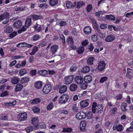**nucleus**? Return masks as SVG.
Instances as JSON below:
<instances>
[{"instance_id":"1","label":"nucleus","mask_w":133,"mask_h":133,"mask_svg":"<svg viewBox=\"0 0 133 133\" xmlns=\"http://www.w3.org/2000/svg\"><path fill=\"white\" fill-rule=\"evenodd\" d=\"M68 99L69 96L66 94H64L59 98V102L61 104H65Z\"/></svg>"},{"instance_id":"2","label":"nucleus","mask_w":133,"mask_h":133,"mask_svg":"<svg viewBox=\"0 0 133 133\" xmlns=\"http://www.w3.org/2000/svg\"><path fill=\"white\" fill-rule=\"evenodd\" d=\"M51 88L52 85L51 84L48 83L45 84L43 88L42 91L45 94H48L51 91Z\"/></svg>"},{"instance_id":"3","label":"nucleus","mask_w":133,"mask_h":133,"mask_svg":"<svg viewBox=\"0 0 133 133\" xmlns=\"http://www.w3.org/2000/svg\"><path fill=\"white\" fill-rule=\"evenodd\" d=\"M75 116L78 120H81L87 117V114L85 112L83 111L77 113Z\"/></svg>"},{"instance_id":"4","label":"nucleus","mask_w":133,"mask_h":133,"mask_svg":"<svg viewBox=\"0 0 133 133\" xmlns=\"http://www.w3.org/2000/svg\"><path fill=\"white\" fill-rule=\"evenodd\" d=\"M43 25L39 24L36 23L35 25L33 26V28L34 29L35 31L37 32H42L44 29L42 28Z\"/></svg>"},{"instance_id":"5","label":"nucleus","mask_w":133,"mask_h":133,"mask_svg":"<svg viewBox=\"0 0 133 133\" xmlns=\"http://www.w3.org/2000/svg\"><path fill=\"white\" fill-rule=\"evenodd\" d=\"M112 129L114 131L116 130L119 132L122 131L123 130L122 125L121 124H118L116 123H115L113 125Z\"/></svg>"},{"instance_id":"6","label":"nucleus","mask_w":133,"mask_h":133,"mask_svg":"<svg viewBox=\"0 0 133 133\" xmlns=\"http://www.w3.org/2000/svg\"><path fill=\"white\" fill-rule=\"evenodd\" d=\"M27 118V114L26 112H24L19 114L17 116V118L20 121H24L26 120Z\"/></svg>"},{"instance_id":"7","label":"nucleus","mask_w":133,"mask_h":133,"mask_svg":"<svg viewBox=\"0 0 133 133\" xmlns=\"http://www.w3.org/2000/svg\"><path fill=\"white\" fill-rule=\"evenodd\" d=\"M106 66L105 62L103 61H99L97 66L98 69L101 71H103Z\"/></svg>"},{"instance_id":"8","label":"nucleus","mask_w":133,"mask_h":133,"mask_svg":"<svg viewBox=\"0 0 133 133\" xmlns=\"http://www.w3.org/2000/svg\"><path fill=\"white\" fill-rule=\"evenodd\" d=\"M74 78V76L72 75L65 76L64 78L65 80V84H70L72 82Z\"/></svg>"},{"instance_id":"9","label":"nucleus","mask_w":133,"mask_h":133,"mask_svg":"<svg viewBox=\"0 0 133 133\" xmlns=\"http://www.w3.org/2000/svg\"><path fill=\"white\" fill-rule=\"evenodd\" d=\"M89 100L87 99L81 101L80 102L81 108H84L88 106L89 104Z\"/></svg>"},{"instance_id":"10","label":"nucleus","mask_w":133,"mask_h":133,"mask_svg":"<svg viewBox=\"0 0 133 133\" xmlns=\"http://www.w3.org/2000/svg\"><path fill=\"white\" fill-rule=\"evenodd\" d=\"M79 124L80 130L82 131H85L87 125L86 122L85 121H82L80 122Z\"/></svg>"},{"instance_id":"11","label":"nucleus","mask_w":133,"mask_h":133,"mask_svg":"<svg viewBox=\"0 0 133 133\" xmlns=\"http://www.w3.org/2000/svg\"><path fill=\"white\" fill-rule=\"evenodd\" d=\"M4 31L7 33H10L13 31V27L9 24L6 25L4 28Z\"/></svg>"},{"instance_id":"12","label":"nucleus","mask_w":133,"mask_h":133,"mask_svg":"<svg viewBox=\"0 0 133 133\" xmlns=\"http://www.w3.org/2000/svg\"><path fill=\"white\" fill-rule=\"evenodd\" d=\"M74 79L76 83L78 84H81L83 83L84 80L83 77L80 76H76Z\"/></svg>"},{"instance_id":"13","label":"nucleus","mask_w":133,"mask_h":133,"mask_svg":"<svg viewBox=\"0 0 133 133\" xmlns=\"http://www.w3.org/2000/svg\"><path fill=\"white\" fill-rule=\"evenodd\" d=\"M115 37L113 35H107L105 39V41L107 42H111L114 41Z\"/></svg>"},{"instance_id":"14","label":"nucleus","mask_w":133,"mask_h":133,"mask_svg":"<svg viewBox=\"0 0 133 133\" xmlns=\"http://www.w3.org/2000/svg\"><path fill=\"white\" fill-rule=\"evenodd\" d=\"M22 23L20 20H17L14 23L13 26L15 28L20 29L22 27Z\"/></svg>"},{"instance_id":"15","label":"nucleus","mask_w":133,"mask_h":133,"mask_svg":"<svg viewBox=\"0 0 133 133\" xmlns=\"http://www.w3.org/2000/svg\"><path fill=\"white\" fill-rule=\"evenodd\" d=\"M31 20V18L29 17L26 18L25 24V26L26 28H28L32 24Z\"/></svg>"},{"instance_id":"16","label":"nucleus","mask_w":133,"mask_h":133,"mask_svg":"<svg viewBox=\"0 0 133 133\" xmlns=\"http://www.w3.org/2000/svg\"><path fill=\"white\" fill-rule=\"evenodd\" d=\"M32 124L34 127H37L38 126L39 122V120L38 117H34L31 120Z\"/></svg>"},{"instance_id":"17","label":"nucleus","mask_w":133,"mask_h":133,"mask_svg":"<svg viewBox=\"0 0 133 133\" xmlns=\"http://www.w3.org/2000/svg\"><path fill=\"white\" fill-rule=\"evenodd\" d=\"M92 28L89 26H87L85 27L83 29V31L84 34L89 35L91 32Z\"/></svg>"},{"instance_id":"18","label":"nucleus","mask_w":133,"mask_h":133,"mask_svg":"<svg viewBox=\"0 0 133 133\" xmlns=\"http://www.w3.org/2000/svg\"><path fill=\"white\" fill-rule=\"evenodd\" d=\"M92 77L91 76L87 75L84 78L83 80L84 82L88 83L92 81Z\"/></svg>"},{"instance_id":"19","label":"nucleus","mask_w":133,"mask_h":133,"mask_svg":"<svg viewBox=\"0 0 133 133\" xmlns=\"http://www.w3.org/2000/svg\"><path fill=\"white\" fill-rule=\"evenodd\" d=\"M20 78L16 76L14 77L11 78V82L13 84H17L19 81Z\"/></svg>"},{"instance_id":"20","label":"nucleus","mask_w":133,"mask_h":133,"mask_svg":"<svg viewBox=\"0 0 133 133\" xmlns=\"http://www.w3.org/2000/svg\"><path fill=\"white\" fill-rule=\"evenodd\" d=\"M30 17H31L34 21H37L42 18V16L37 15H31Z\"/></svg>"},{"instance_id":"21","label":"nucleus","mask_w":133,"mask_h":133,"mask_svg":"<svg viewBox=\"0 0 133 133\" xmlns=\"http://www.w3.org/2000/svg\"><path fill=\"white\" fill-rule=\"evenodd\" d=\"M30 103L32 104H38L41 102L40 99L39 98H36L30 101Z\"/></svg>"},{"instance_id":"22","label":"nucleus","mask_w":133,"mask_h":133,"mask_svg":"<svg viewBox=\"0 0 133 133\" xmlns=\"http://www.w3.org/2000/svg\"><path fill=\"white\" fill-rule=\"evenodd\" d=\"M67 87L65 85L62 86L59 88V93L60 94H63L67 90Z\"/></svg>"},{"instance_id":"23","label":"nucleus","mask_w":133,"mask_h":133,"mask_svg":"<svg viewBox=\"0 0 133 133\" xmlns=\"http://www.w3.org/2000/svg\"><path fill=\"white\" fill-rule=\"evenodd\" d=\"M127 103L125 102H123L122 103L121 108L123 112H124L127 110V109L126 108L127 107Z\"/></svg>"},{"instance_id":"24","label":"nucleus","mask_w":133,"mask_h":133,"mask_svg":"<svg viewBox=\"0 0 133 133\" xmlns=\"http://www.w3.org/2000/svg\"><path fill=\"white\" fill-rule=\"evenodd\" d=\"M42 85V82L41 81H38L35 82L34 86L37 89H40Z\"/></svg>"},{"instance_id":"25","label":"nucleus","mask_w":133,"mask_h":133,"mask_svg":"<svg viewBox=\"0 0 133 133\" xmlns=\"http://www.w3.org/2000/svg\"><path fill=\"white\" fill-rule=\"evenodd\" d=\"M103 109V107L102 104L98 105L96 109V112L100 114L102 112Z\"/></svg>"},{"instance_id":"26","label":"nucleus","mask_w":133,"mask_h":133,"mask_svg":"<svg viewBox=\"0 0 133 133\" xmlns=\"http://www.w3.org/2000/svg\"><path fill=\"white\" fill-rule=\"evenodd\" d=\"M77 88V85L75 83H72L69 87V89L71 91H74L76 90Z\"/></svg>"},{"instance_id":"27","label":"nucleus","mask_w":133,"mask_h":133,"mask_svg":"<svg viewBox=\"0 0 133 133\" xmlns=\"http://www.w3.org/2000/svg\"><path fill=\"white\" fill-rule=\"evenodd\" d=\"M58 46L56 45H54L51 46L50 48L51 51L53 54H55L57 51Z\"/></svg>"},{"instance_id":"28","label":"nucleus","mask_w":133,"mask_h":133,"mask_svg":"<svg viewBox=\"0 0 133 133\" xmlns=\"http://www.w3.org/2000/svg\"><path fill=\"white\" fill-rule=\"evenodd\" d=\"M23 85L20 83H18L16 84L15 89V91L17 92L21 91L23 88Z\"/></svg>"},{"instance_id":"29","label":"nucleus","mask_w":133,"mask_h":133,"mask_svg":"<svg viewBox=\"0 0 133 133\" xmlns=\"http://www.w3.org/2000/svg\"><path fill=\"white\" fill-rule=\"evenodd\" d=\"M85 3L83 1H79L77 3V8L78 9H80L82 6L85 5Z\"/></svg>"},{"instance_id":"30","label":"nucleus","mask_w":133,"mask_h":133,"mask_svg":"<svg viewBox=\"0 0 133 133\" xmlns=\"http://www.w3.org/2000/svg\"><path fill=\"white\" fill-rule=\"evenodd\" d=\"M90 70V68L89 66H87L83 68L81 71L83 73H87L89 72Z\"/></svg>"},{"instance_id":"31","label":"nucleus","mask_w":133,"mask_h":133,"mask_svg":"<svg viewBox=\"0 0 133 133\" xmlns=\"http://www.w3.org/2000/svg\"><path fill=\"white\" fill-rule=\"evenodd\" d=\"M47 42L45 39H43L39 44L38 46L40 47L46 46L47 45Z\"/></svg>"},{"instance_id":"32","label":"nucleus","mask_w":133,"mask_h":133,"mask_svg":"<svg viewBox=\"0 0 133 133\" xmlns=\"http://www.w3.org/2000/svg\"><path fill=\"white\" fill-rule=\"evenodd\" d=\"M37 73L38 74L41 75L45 76L48 74V71L45 70H43L41 71H38Z\"/></svg>"},{"instance_id":"33","label":"nucleus","mask_w":133,"mask_h":133,"mask_svg":"<svg viewBox=\"0 0 133 133\" xmlns=\"http://www.w3.org/2000/svg\"><path fill=\"white\" fill-rule=\"evenodd\" d=\"M94 58L92 57H90L88 59L87 63V64L89 65H91L93 64Z\"/></svg>"},{"instance_id":"34","label":"nucleus","mask_w":133,"mask_h":133,"mask_svg":"<svg viewBox=\"0 0 133 133\" xmlns=\"http://www.w3.org/2000/svg\"><path fill=\"white\" fill-rule=\"evenodd\" d=\"M84 46H80L78 48L76 51L78 54H80L82 53L84 50Z\"/></svg>"},{"instance_id":"35","label":"nucleus","mask_w":133,"mask_h":133,"mask_svg":"<svg viewBox=\"0 0 133 133\" xmlns=\"http://www.w3.org/2000/svg\"><path fill=\"white\" fill-rule=\"evenodd\" d=\"M29 81V78L28 77H26L22 78L21 79L20 82L22 83H24L28 82Z\"/></svg>"},{"instance_id":"36","label":"nucleus","mask_w":133,"mask_h":133,"mask_svg":"<svg viewBox=\"0 0 133 133\" xmlns=\"http://www.w3.org/2000/svg\"><path fill=\"white\" fill-rule=\"evenodd\" d=\"M77 66L75 64H73L71 67L70 69V71L71 72H73L75 71L77 68Z\"/></svg>"},{"instance_id":"37","label":"nucleus","mask_w":133,"mask_h":133,"mask_svg":"<svg viewBox=\"0 0 133 133\" xmlns=\"http://www.w3.org/2000/svg\"><path fill=\"white\" fill-rule=\"evenodd\" d=\"M66 43L68 44H72L74 43V41L72 37H69L66 40Z\"/></svg>"},{"instance_id":"38","label":"nucleus","mask_w":133,"mask_h":133,"mask_svg":"<svg viewBox=\"0 0 133 133\" xmlns=\"http://www.w3.org/2000/svg\"><path fill=\"white\" fill-rule=\"evenodd\" d=\"M72 129L71 128L66 127L63 128L62 131L63 132H72Z\"/></svg>"},{"instance_id":"39","label":"nucleus","mask_w":133,"mask_h":133,"mask_svg":"<svg viewBox=\"0 0 133 133\" xmlns=\"http://www.w3.org/2000/svg\"><path fill=\"white\" fill-rule=\"evenodd\" d=\"M41 38V37L39 35L36 34L33 36L32 40L34 41H36L40 39Z\"/></svg>"},{"instance_id":"40","label":"nucleus","mask_w":133,"mask_h":133,"mask_svg":"<svg viewBox=\"0 0 133 133\" xmlns=\"http://www.w3.org/2000/svg\"><path fill=\"white\" fill-rule=\"evenodd\" d=\"M2 17L3 18V20L5 19H9V13L7 12H5L3 14H2Z\"/></svg>"},{"instance_id":"41","label":"nucleus","mask_w":133,"mask_h":133,"mask_svg":"<svg viewBox=\"0 0 133 133\" xmlns=\"http://www.w3.org/2000/svg\"><path fill=\"white\" fill-rule=\"evenodd\" d=\"M58 2V0H50L49 3L51 6H53L56 5Z\"/></svg>"},{"instance_id":"42","label":"nucleus","mask_w":133,"mask_h":133,"mask_svg":"<svg viewBox=\"0 0 133 133\" xmlns=\"http://www.w3.org/2000/svg\"><path fill=\"white\" fill-rule=\"evenodd\" d=\"M27 73V71L26 69H21L20 70L19 74L21 76L25 75Z\"/></svg>"},{"instance_id":"43","label":"nucleus","mask_w":133,"mask_h":133,"mask_svg":"<svg viewBox=\"0 0 133 133\" xmlns=\"http://www.w3.org/2000/svg\"><path fill=\"white\" fill-rule=\"evenodd\" d=\"M106 18L107 19L110 20L114 21L115 19V17L111 15H106Z\"/></svg>"},{"instance_id":"44","label":"nucleus","mask_w":133,"mask_h":133,"mask_svg":"<svg viewBox=\"0 0 133 133\" xmlns=\"http://www.w3.org/2000/svg\"><path fill=\"white\" fill-rule=\"evenodd\" d=\"M33 129V127L32 126H30L27 127L25 129V130L26 132L27 133H28L32 131Z\"/></svg>"},{"instance_id":"45","label":"nucleus","mask_w":133,"mask_h":133,"mask_svg":"<svg viewBox=\"0 0 133 133\" xmlns=\"http://www.w3.org/2000/svg\"><path fill=\"white\" fill-rule=\"evenodd\" d=\"M54 107V106L53 103L50 102L47 107L46 109L47 110H50L52 109Z\"/></svg>"},{"instance_id":"46","label":"nucleus","mask_w":133,"mask_h":133,"mask_svg":"<svg viewBox=\"0 0 133 133\" xmlns=\"http://www.w3.org/2000/svg\"><path fill=\"white\" fill-rule=\"evenodd\" d=\"M32 110L35 113H37L40 111V109L38 108L37 107L36 105L34 106Z\"/></svg>"},{"instance_id":"47","label":"nucleus","mask_w":133,"mask_h":133,"mask_svg":"<svg viewBox=\"0 0 133 133\" xmlns=\"http://www.w3.org/2000/svg\"><path fill=\"white\" fill-rule=\"evenodd\" d=\"M88 119H92L93 118L92 113L91 111H89L87 114V117Z\"/></svg>"},{"instance_id":"48","label":"nucleus","mask_w":133,"mask_h":133,"mask_svg":"<svg viewBox=\"0 0 133 133\" xmlns=\"http://www.w3.org/2000/svg\"><path fill=\"white\" fill-rule=\"evenodd\" d=\"M81 84V87L82 89H86L87 88L88 85V83L84 82V83L83 82Z\"/></svg>"},{"instance_id":"49","label":"nucleus","mask_w":133,"mask_h":133,"mask_svg":"<svg viewBox=\"0 0 133 133\" xmlns=\"http://www.w3.org/2000/svg\"><path fill=\"white\" fill-rule=\"evenodd\" d=\"M66 5L67 8H73L72 3L70 1H67L66 2Z\"/></svg>"},{"instance_id":"50","label":"nucleus","mask_w":133,"mask_h":133,"mask_svg":"<svg viewBox=\"0 0 133 133\" xmlns=\"http://www.w3.org/2000/svg\"><path fill=\"white\" fill-rule=\"evenodd\" d=\"M9 35V37L11 38H12L16 36L17 34V32L16 31H14L10 33Z\"/></svg>"},{"instance_id":"51","label":"nucleus","mask_w":133,"mask_h":133,"mask_svg":"<svg viewBox=\"0 0 133 133\" xmlns=\"http://www.w3.org/2000/svg\"><path fill=\"white\" fill-rule=\"evenodd\" d=\"M81 43L82 46H85L88 44V40L87 39H85L84 41H82Z\"/></svg>"},{"instance_id":"52","label":"nucleus","mask_w":133,"mask_h":133,"mask_svg":"<svg viewBox=\"0 0 133 133\" xmlns=\"http://www.w3.org/2000/svg\"><path fill=\"white\" fill-rule=\"evenodd\" d=\"M92 5L90 4L88 5L87 7V12H90L92 9Z\"/></svg>"},{"instance_id":"53","label":"nucleus","mask_w":133,"mask_h":133,"mask_svg":"<svg viewBox=\"0 0 133 133\" xmlns=\"http://www.w3.org/2000/svg\"><path fill=\"white\" fill-rule=\"evenodd\" d=\"M108 79V78L107 77H102L101 78L99 82L101 83H103L107 80Z\"/></svg>"},{"instance_id":"54","label":"nucleus","mask_w":133,"mask_h":133,"mask_svg":"<svg viewBox=\"0 0 133 133\" xmlns=\"http://www.w3.org/2000/svg\"><path fill=\"white\" fill-rule=\"evenodd\" d=\"M94 48V47L93 46L92 44L91 43H90L88 46V49L89 51L90 52L92 51Z\"/></svg>"},{"instance_id":"55","label":"nucleus","mask_w":133,"mask_h":133,"mask_svg":"<svg viewBox=\"0 0 133 133\" xmlns=\"http://www.w3.org/2000/svg\"><path fill=\"white\" fill-rule=\"evenodd\" d=\"M8 116L6 115L3 114L2 115L1 118L2 120H6L7 119Z\"/></svg>"},{"instance_id":"56","label":"nucleus","mask_w":133,"mask_h":133,"mask_svg":"<svg viewBox=\"0 0 133 133\" xmlns=\"http://www.w3.org/2000/svg\"><path fill=\"white\" fill-rule=\"evenodd\" d=\"M24 8L21 5H20L17 7L15 8V10L16 11H22L24 10Z\"/></svg>"},{"instance_id":"57","label":"nucleus","mask_w":133,"mask_h":133,"mask_svg":"<svg viewBox=\"0 0 133 133\" xmlns=\"http://www.w3.org/2000/svg\"><path fill=\"white\" fill-rule=\"evenodd\" d=\"M8 92L7 91H5L3 92L1 94V97H3L8 96Z\"/></svg>"},{"instance_id":"58","label":"nucleus","mask_w":133,"mask_h":133,"mask_svg":"<svg viewBox=\"0 0 133 133\" xmlns=\"http://www.w3.org/2000/svg\"><path fill=\"white\" fill-rule=\"evenodd\" d=\"M117 110V107H113L111 109V111L112 114H115Z\"/></svg>"},{"instance_id":"59","label":"nucleus","mask_w":133,"mask_h":133,"mask_svg":"<svg viewBox=\"0 0 133 133\" xmlns=\"http://www.w3.org/2000/svg\"><path fill=\"white\" fill-rule=\"evenodd\" d=\"M39 127L41 129H45L46 128V126L45 124L43 122L40 123L39 124Z\"/></svg>"},{"instance_id":"60","label":"nucleus","mask_w":133,"mask_h":133,"mask_svg":"<svg viewBox=\"0 0 133 133\" xmlns=\"http://www.w3.org/2000/svg\"><path fill=\"white\" fill-rule=\"evenodd\" d=\"M92 21V23L95 26L96 28L98 27V24L97 23L96 21L94 20V19H91Z\"/></svg>"},{"instance_id":"61","label":"nucleus","mask_w":133,"mask_h":133,"mask_svg":"<svg viewBox=\"0 0 133 133\" xmlns=\"http://www.w3.org/2000/svg\"><path fill=\"white\" fill-rule=\"evenodd\" d=\"M59 24L61 26H64L66 25V22L63 21H61L59 22Z\"/></svg>"},{"instance_id":"62","label":"nucleus","mask_w":133,"mask_h":133,"mask_svg":"<svg viewBox=\"0 0 133 133\" xmlns=\"http://www.w3.org/2000/svg\"><path fill=\"white\" fill-rule=\"evenodd\" d=\"M92 40L94 42H96L98 40L97 36L95 35H93L91 37Z\"/></svg>"},{"instance_id":"63","label":"nucleus","mask_w":133,"mask_h":133,"mask_svg":"<svg viewBox=\"0 0 133 133\" xmlns=\"http://www.w3.org/2000/svg\"><path fill=\"white\" fill-rule=\"evenodd\" d=\"M31 75L32 76H35L36 74V70H31L30 72Z\"/></svg>"},{"instance_id":"64","label":"nucleus","mask_w":133,"mask_h":133,"mask_svg":"<svg viewBox=\"0 0 133 133\" xmlns=\"http://www.w3.org/2000/svg\"><path fill=\"white\" fill-rule=\"evenodd\" d=\"M72 34L75 36L77 35V32L76 31V29L75 28H74L73 29L72 31L71 32Z\"/></svg>"}]
</instances>
